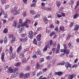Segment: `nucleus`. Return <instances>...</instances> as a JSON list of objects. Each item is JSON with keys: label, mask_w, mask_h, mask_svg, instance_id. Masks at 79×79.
<instances>
[{"label": "nucleus", "mask_w": 79, "mask_h": 79, "mask_svg": "<svg viewBox=\"0 0 79 79\" xmlns=\"http://www.w3.org/2000/svg\"><path fill=\"white\" fill-rule=\"evenodd\" d=\"M33 35L34 34L33 33V32H32V31H31L29 32L28 36L29 37V38L31 39L32 38Z\"/></svg>", "instance_id": "nucleus-6"}, {"label": "nucleus", "mask_w": 79, "mask_h": 79, "mask_svg": "<svg viewBox=\"0 0 79 79\" xmlns=\"http://www.w3.org/2000/svg\"><path fill=\"white\" fill-rule=\"evenodd\" d=\"M50 45L52 46L53 45L54 47H56V43L55 42H53L52 40H51L49 41V42L47 43V45L46 46V47L44 48L43 50V52H46L47 50V48H50Z\"/></svg>", "instance_id": "nucleus-1"}, {"label": "nucleus", "mask_w": 79, "mask_h": 79, "mask_svg": "<svg viewBox=\"0 0 79 79\" xmlns=\"http://www.w3.org/2000/svg\"><path fill=\"white\" fill-rule=\"evenodd\" d=\"M23 26H25L27 28V27H29V25H28V24H26L25 25H23Z\"/></svg>", "instance_id": "nucleus-62"}, {"label": "nucleus", "mask_w": 79, "mask_h": 79, "mask_svg": "<svg viewBox=\"0 0 79 79\" xmlns=\"http://www.w3.org/2000/svg\"><path fill=\"white\" fill-rule=\"evenodd\" d=\"M30 75L31 74L29 73H25L24 76V78H25V79H26V78L29 77Z\"/></svg>", "instance_id": "nucleus-5"}, {"label": "nucleus", "mask_w": 79, "mask_h": 79, "mask_svg": "<svg viewBox=\"0 0 79 79\" xmlns=\"http://www.w3.org/2000/svg\"><path fill=\"white\" fill-rule=\"evenodd\" d=\"M9 37L10 38H12L11 43V44H13L15 42L16 37H15L14 35H12V34L9 35Z\"/></svg>", "instance_id": "nucleus-3"}, {"label": "nucleus", "mask_w": 79, "mask_h": 79, "mask_svg": "<svg viewBox=\"0 0 79 79\" xmlns=\"http://www.w3.org/2000/svg\"><path fill=\"white\" fill-rule=\"evenodd\" d=\"M31 7H35V3H33L31 5Z\"/></svg>", "instance_id": "nucleus-48"}, {"label": "nucleus", "mask_w": 79, "mask_h": 79, "mask_svg": "<svg viewBox=\"0 0 79 79\" xmlns=\"http://www.w3.org/2000/svg\"><path fill=\"white\" fill-rule=\"evenodd\" d=\"M22 62L23 63H26V62H27V60H26V58H23L22 60Z\"/></svg>", "instance_id": "nucleus-19"}, {"label": "nucleus", "mask_w": 79, "mask_h": 79, "mask_svg": "<svg viewBox=\"0 0 79 79\" xmlns=\"http://www.w3.org/2000/svg\"><path fill=\"white\" fill-rule=\"evenodd\" d=\"M55 50H56V48H54L52 49V51L54 53H55Z\"/></svg>", "instance_id": "nucleus-40"}, {"label": "nucleus", "mask_w": 79, "mask_h": 79, "mask_svg": "<svg viewBox=\"0 0 79 79\" xmlns=\"http://www.w3.org/2000/svg\"><path fill=\"white\" fill-rule=\"evenodd\" d=\"M42 72H40V73H38L37 76L38 77H40L42 75Z\"/></svg>", "instance_id": "nucleus-27"}, {"label": "nucleus", "mask_w": 79, "mask_h": 79, "mask_svg": "<svg viewBox=\"0 0 79 79\" xmlns=\"http://www.w3.org/2000/svg\"><path fill=\"white\" fill-rule=\"evenodd\" d=\"M79 15L78 14H75L73 17L74 19H76L77 17H79Z\"/></svg>", "instance_id": "nucleus-34"}, {"label": "nucleus", "mask_w": 79, "mask_h": 79, "mask_svg": "<svg viewBox=\"0 0 79 79\" xmlns=\"http://www.w3.org/2000/svg\"><path fill=\"white\" fill-rule=\"evenodd\" d=\"M22 28L20 29L19 31V33H21V32H22Z\"/></svg>", "instance_id": "nucleus-64"}, {"label": "nucleus", "mask_w": 79, "mask_h": 79, "mask_svg": "<svg viewBox=\"0 0 79 79\" xmlns=\"http://www.w3.org/2000/svg\"><path fill=\"white\" fill-rule=\"evenodd\" d=\"M17 8L16 7H15L10 10V12L12 13H13L14 15L15 16H16V15H19L20 13V11L19 10H17Z\"/></svg>", "instance_id": "nucleus-2"}, {"label": "nucleus", "mask_w": 79, "mask_h": 79, "mask_svg": "<svg viewBox=\"0 0 79 79\" xmlns=\"http://www.w3.org/2000/svg\"><path fill=\"white\" fill-rule=\"evenodd\" d=\"M39 61L40 63H42V62H44V59L43 58H41L40 59Z\"/></svg>", "instance_id": "nucleus-35"}, {"label": "nucleus", "mask_w": 79, "mask_h": 79, "mask_svg": "<svg viewBox=\"0 0 79 79\" xmlns=\"http://www.w3.org/2000/svg\"><path fill=\"white\" fill-rule=\"evenodd\" d=\"M19 40L20 41H21V42H24V40H23V38H20Z\"/></svg>", "instance_id": "nucleus-61"}, {"label": "nucleus", "mask_w": 79, "mask_h": 79, "mask_svg": "<svg viewBox=\"0 0 79 79\" xmlns=\"http://www.w3.org/2000/svg\"><path fill=\"white\" fill-rule=\"evenodd\" d=\"M18 76V73L16 71L14 72L12 75V76L13 77H16V76Z\"/></svg>", "instance_id": "nucleus-4"}, {"label": "nucleus", "mask_w": 79, "mask_h": 79, "mask_svg": "<svg viewBox=\"0 0 79 79\" xmlns=\"http://www.w3.org/2000/svg\"><path fill=\"white\" fill-rule=\"evenodd\" d=\"M21 49H22V46H19L17 48V51L18 53H20V51H21Z\"/></svg>", "instance_id": "nucleus-11"}, {"label": "nucleus", "mask_w": 79, "mask_h": 79, "mask_svg": "<svg viewBox=\"0 0 79 79\" xmlns=\"http://www.w3.org/2000/svg\"><path fill=\"white\" fill-rule=\"evenodd\" d=\"M10 52L11 53L13 52V48L11 46L10 47Z\"/></svg>", "instance_id": "nucleus-38"}, {"label": "nucleus", "mask_w": 79, "mask_h": 79, "mask_svg": "<svg viewBox=\"0 0 79 79\" xmlns=\"http://www.w3.org/2000/svg\"><path fill=\"white\" fill-rule=\"evenodd\" d=\"M56 4L57 6H60L61 5V2L59 1H57L56 2Z\"/></svg>", "instance_id": "nucleus-20"}, {"label": "nucleus", "mask_w": 79, "mask_h": 79, "mask_svg": "<svg viewBox=\"0 0 79 79\" xmlns=\"http://www.w3.org/2000/svg\"><path fill=\"white\" fill-rule=\"evenodd\" d=\"M71 43H69L67 46L68 48H69L70 47H71Z\"/></svg>", "instance_id": "nucleus-57"}, {"label": "nucleus", "mask_w": 79, "mask_h": 79, "mask_svg": "<svg viewBox=\"0 0 79 79\" xmlns=\"http://www.w3.org/2000/svg\"><path fill=\"white\" fill-rule=\"evenodd\" d=\"M71 36V35L70 34H68L67 35L66 38L67 40H69V39H70Z\"/></svg>", "instance_id": "nucleus-18"}, {"label": "nucleus", "mask_w": 79, "mask_h": 79, "mask_svg": "<svg viewBox=\"0 0 79 79\" xmlns=\"http://www.w3.org/2000/svg\"><path fill=\"white\" fill-rule=\"evenodd\" d=\"M17 27L18 28H20V27H23V26H21V24L20 23H17Z\"/></svg>", "instance_id": "nucleus-21"}, {"label": "nucleus", "mask_w": 79, "mask_h": 79, "mask_svg": "<svg viewBox=\"0 0 79 79\" xmlns=\"http://www.w3.org/2000/svg\"><path fill=\"white\" fill-rule=\"evenodd\" d=\"M9 5H6L5 6V9H6V10H8L9 9Z\"/></svg>", "instance_id": "nucleus-43"}, {"label": "nucleus", "mask_w": 79, "mask_h": 79, "mask_svg": "<svg viewBox=\"0 0 79 79\" xmlns=\"http://www.w3.org/2000/svg\"><path fill=\"white\" fill-rule=\"evenodd\" d=\"M66 49H62L60 50V52H64V53H66Z\"/></svg>", "instance_id": "nucleus-32"}, {"label": "nucleus", "mask_w": 79, "mask_h": 79, "mask_svg": "<svg viewBox=\"0 0 79 79\" xmlns=\"http://www.w3.org/2000/svg\"><path fill=\"white\" fill-rule=\"evenodd\" d=\"M9 72L10 73H12L14 71V69L11 67H9L8 69Z\"/></svg>", "instance_id": "nucleus-14"}, {"label": "nucleus", "mask_w": 79, "mask_h": 79, "mask_svg": "<svg viewBox=\"0 0 79 79\" xmlns=\"http://www.w3.org/2000/svg\"><path fill=\"white\" fill-rule=\"evenodd\" d=\"M54 35H55V32L52 31L50 33V37H52V36Z\"/></svg>", "instance_id": "nucleus-29"}, {"label": "nucleus", "mask_w": 79, "mask_h": 79, "mask_svg": "<svg viewBox=\"0 0 79 79\" xmlns=\"http://www.w3.org/2000/svg\"><path fill=\"white\" fill-rule=\"evenodd\" d=\"M77 64H74L73 65L72 68H76V67H77Z\"/></svg>", "instance_id": "nucleus-55"}, {"label": "nucleus", "mask_w": 79, "mask_h": 79, "mask_svg": "<svg viewBox=\"0 0 79 79\" xmlns=\"http://www.w3.org/2000/svg\"><path fill=\"white\" fill-rule=\"evenodd\" d=\"M26 20V21L25 22L22 23V25H26V24H27V23H28V24H29L31 23V21L30 20H29V19H27Z\"/></svg>", "instance_id": "nucleus-8"}, {"label": "nucleus", "mask_w": 79, "mask_h": 79, "mask_svg": "<svg viewBox=\"0 0 79 79\" xmlns=\"http://www.w3.org/2000/svg\"><path fill=\"white\" fill-rule=\"evenodd\" d=\"M30 14H31V15H35V11L33 10H30Z\"/></svg>", "instance_id": "nucleus-16"}, {"label": "nucleus", "mask_w": 79, "mask_h": 79, "mask_svg": "<svg viewBox=\"0 0 79 79\" xmlns=\"http://www.w3.org/2000/svg\"><path fill=\"white\" fill-rule=\"evenodd\" d=\"M6 40H7L6 36H5V38L3 39V41H4V43H6V42H7Z\"/></svg>", "instance_id": "nucleus-36"}, {"label": "nucleus", "mask_w": 79, "mask_h": 79, "mask_svg": "<svg viewBox=\"0 0 79 79\" xmlns=\"http://www.w3.org/2000/svg\"><path fill=\"white\" fill-rule=\"evenodd\" d=\"M10 57L11 58L14 59L16 57V54L15 52H13L11 55Z\"/></svg>", "instance_id": "nucleus-13"}, {"label": "nucleus", "mask_w": 79, "mask_h": 79, "mask_svg": "<svg viewBox=\"0 0 79 79\" xmlns=\"http://www.w3.org/2000/svg\"><path fill=\"white\" fill-rule=\"evenodd\" d=\"M39 17H40V14H38L34 17V19H36V18H39Z\"/></svg>", "instance_id": "nucleus-26"}, {"label": "nucleus", "mask_w": 79, "mask_h": 79, "mask_svg": "<svg viewBox=\"0 0 79 79\" xmlns=\"http://www.w3.org/2000/svg\"><path fill=\"white\" fill-rule=\"evenodd\" d=\"M67 47L68 46H67V44H64V47L65 49H66Z\"/></svg>", "instance_id": "nucleus-49"}, {"label": "nucleus", "mask_w": 79, "mask_h": 79, "mask_svg": "<svg viewBox=\"0 0 79 79\" xmlns=\"http://www.w3.org/2000/svg\"><path fill=\"white\" fill-rule=\"evenodd\" d=\"M65 65L66 68H71V65L68 62H66L65 63Z\"/></svg>", "instance_id": "nucleus-9"}, {"label": "nucleus", "mask_w": 79, "mask_h": 79, "mask_svg": "<svg viewBox=\"0 0 79 79\" xmlns=\"http://www.w3.org/2000/svg\"><path fill=\"white\" fill-rule=\"evenodd\" d=\"M50 28L52 29V28H54V26L52 24H51L49 26Z\"/></svg>", "instance_id": "nucleus-47"}, {"label": "nucleus", "mask_w": 79, "mask_h": 79, "mask_svg": "<svg viewBox=\"0 0 79 79\" xmlns=\"http://www.w3.org/2000/svg\"><path fill=\"white\" fill-rule=\"evenodd\" d=\"M46 58V59L48 60H51L52 59V57L50 56H47Z\"/></svg>", "instance_id": "nucleus-22"}, {"label": "nucleus", "mask_w": 79, "mask_h": 79, "mask_svg": "<svg viewBox=\"0 0 79 79\" xmlns=\"http://www.w3.org/2000/svg\"><path fill=\"white\" fill-rule=\"evenodd\" d=\"M70 52V51L69 49L66 50V53L67 54H69V53Z\"/></svg>", "instance_id": "nucleus-42"}, {"label": "nucleus", "mask_w": 79, "mask_h": 79, "mask_svg": "<svg viewBox=\"0 0 79 79\" xmlns=\"http://www.w3.org/2000/svg\"><path fill=\"white\" fill-rule=\"evenodd\" d=\"M19 23H23V20L21 19H19Z\"/></svg>", "instance_id": "nucleus-58"}, {"label": "nucleus", "mask_w": 79, "mask_h": 79, "mask_svg": "<svg viewBox=\"0 0 79 79\" xmlns=\"http://www.w3.org/2000/svg\"><path fill=\"white\" fill-rule=\"evenodd\" d=\"M24 74L23 73H20L19 75V77L20 78H22V77H24Z\"/></svg>", "instance_id": "nucleus-24"}, {"label": "nucleus", "mask_w": 79, "mask_h": 79, "mask_svg": "<svg viewBox=\"0 0 79 79\" xmlns=\"http://www.w3.org/2000/svg\"><path fill=\"white\" fill-rule=\"evenodd\" d=\"M17 24V22H15L13 23L12 26H13L14 27H16Z\"/></svg>", "instance_id": "nucleus-33"}, {"label": "nucleus", "mask_w": 79, "mask_h": 79, "mask_svg": "<svg viewBox=\"0 0 79 79\" xmlns=\"http://www.w3.org/2000/svg\"><path fill=\"white\" fill-rule=\"evenodd\" d=\"M33 42L34 44H35V45H37V40H36V39H34Z\"/></svg>", "instance_id": "nucleus-25"}, {"label": "nucleus", "mask_w": 79, "mask_h": 79, "mask_svg": "<svg viewBox=\"0 0 79 79\" xmlns=\"http://www.w3.org/2000/svg\"><path fill=\"white\" fill-rule=\"evenodd\" d=\"M52 73H50L48 76V77H49H49H51L52 76Z\"/></svg>", "instance_id": "nucleus-60"}, {"label": "nucleus", "mask_w": 79, "mask_h": 79, "mask_svg": "<svg viewBox=\"0 0 79 79\" xmlns=\"http://www.w3.org/2000/svg\"><path fill=\"white\" fill-rule=\"evenodd\" d=\"M29 48L25 49L24 50V52H27V51H29Z\"/></svg>", "instance_id": "nucleus-50"}, {"label": "nucleus", "mask_w": 79, "mask_h": 79, "mask_svg": "<svg viewBox=\"0 0 79 79\" xmlns=\"http://www.w3.org/2000/svg\"><path fill=\"white\" fill-rule=\"evenodd\" d=\"M79 25H77L75 27L74 29L75 30H78L79 29Z\"/></svg>", "instance_id": "nucleus-31"}, {"label": "nucleus", "mask_w": 79, "mask_h": 79, "mask_svg": "<svg viewBox=\"0 0 79 79\" xmlns=\"http://www.w3.org/2000/svg\"><path fill=\"white\" fill-rule=\"evenodd\" d=\"M65 64V62H64V61H63L62 63L58 64L59 65H60V64L62 65H64V64Z\"/></svg>", "instance_id": "nucleus-39"}, {"label": "nucleus", "mask_w": 79, "mask_h": 79, "mask_svg": "<svg viewBox=\"0 0 79 79\" xmlns=\"http://www.w3.org/2000/svg\"><path fill=\"white\" fill-rule=\"evenodd\" d=\"M23 17H25L26 16V12H24L23 13Z\"/></svg>", "instance_id": "nucleus-52"}, {"label": "nucleus", "mask_w": 79, "mask_h": 79, "mask_svg": "<svg viewBox=\"0 0 79 79\" xmlns=\"http://www.w3.org/2000/svg\"><path fill=\"white\" fill-rule=\"evenodd\" d=\"M41 35H38L37 36V39L38 41H40L41 40Z\"/></svg>", "instance_id": "nucleus-12"}, {"label": "nucleus", "mask_w": 79, "mask_h": 79, "mask_svg": "<svg viewBox=\"0 0 79 79\" xmlns=\"http://www.w3.org/2000/svg\"><path fill=\"white\" fill-rule=\"evenodd\" d=\"M6 3V0H1L2 4H4Z\"/></svg>", "instance_id": "nucleus-37"}, {"label": "nucleus", "mask_w": 79, "mask_h": 79, "mask_svg": "<svg viewBox=\"0 0 79 79\" xmlns=\"http://www.w3.org/2000/svg\"><path fill=\"white\" fill-rule=\"evenodd\" d=\"M27 37H25L24 38V39H23V40H24L23 42H26V40H27Z\"/></svg>", "instance_id": "nucleus-44"}, {"label": "nucleus", "mask_w": 79, "mask_h": 79, "mask_svg": "<svg viewBox=\"0 0 79 79\" xmlns=\"http://www.w3.org/2000/svg\"><path fill=\"white\" fill-rule=\"evenodd\" d=\"M3 32L4 33H5V34H6V33L8 32V29H7V28H5L4 29Z\"/></svg>", "instance_id": "nucleus-28"}, {"label": "nucleus", "mask_w": 79, "mask_h": 79, "mask_svg": "<svg viewBox=\"0 0 79 79\" xmlns=\"http://www.w3.org/2000/svg\"><path fill=\"white\" fill-rule=\"evenodd\" d=\"M21 36L22 37H24L26 36V34H23L21 35Z\"/></svg>", "instance_id": "nucleus-51"}, {"label": "nucleus", "mask_w": 79, "mask_h": 79, "mask_svg": "<svg viewBox=\"0 0 79 79\" xmlns=\"http://www.w3.org/2000/svg\"><path fill=\"white\" fill-rule=\"evenodd\" d=\"M43 21L45 24L47 23V19L46 17H44L43 18Z\"/></svg>", "instance_id": "nucleus-17"}, {"label": "nucleus", "mask_w": 79, "mask_h": 79, "mask_svg": "<svg viewBox=\"0 0 79 79\" xmlns=\"http://www.w3.org/2000/svg\"><path fill=\"white\" fill-rule=\"evenodd\" d=\"M37 55H41V51H38L37 52Z\"/></svg>", "instance_id": "nucleus-41"}, {"label": "nucleus", "mask_w": 79, "mask_h": 79, "mask_svg": "<svg viewBox=\"0 0 79 79\" xmlns=\"http://www.w3.org/2000/svg\"><path fill=\"white\" fill-rule=\"evenodd\" d=\"M42 30V28L41 27H38L37 29V31H41Z\"/></svg>", "instance_id": "nucleus-56"}, {"label": "nucleus", "mask_w": 79, "mask_h": 79, "mask_svg": "<svg viewBox=\"0 0 79 79\" xmlns=\"http://www.w3.org/2000/svg\"><path fill=\"white\" fill-rule=\"evenodd\" d=\"M36 68L37 69H39L40 68V63L38 62L36 64Z\"/></svg>", "instance_id": "nucleus-15"}, {"label": "nucleus", "mask_w": 79, "mask_h": 79, "mask_svg": "<svg viewBox=\"0 0 79 79\" xmlns=\"http://www.w3.org/2000/svg\"><path fill=\"white\" fill-rule=\"evenodd\" d=\"M31 69V67L29 66H27L26 68L27 71H29Z\"/></svg>", "instance_id": "nucleus-45"}, {"label": "nucleus", "mask_w": 79, "mask_h": 79, "mask_svg": "<svg viewBox=\"0 0 79 79\" xmlns=\"http://www.w3.org/2000/svg\"><path fill=\"white\" fill-rule=\"evenodd\" d=\"M33 58H34V59H35L36 58H37V56L35 55H34V56H33Z\"/></svg>", "instance_id": "nucleus-63"}, {"label": "nucleus", "mask_w": 79, "mask_h": 79, "mask_svg": "<svg viewBox=\"0 0 79 79\" xmlns=\"http://www.w3.org/2000/svg\"><path fill=\"white\" fill-rule=\"evenodd\" d=\"M59 52H60V51L59 50V49H57V48H56V54H57V53H59Z\"/></svg>", "instance_id": "nucleus-54"}, {"label": "nucleus", "mask_w": 79, "mask_h": 79, "mask_svg": "<svg viewBox=\"0 0 79 79\" xmlns=\"http://www.w3.org/2000/svg\"><path fill=\"white\" fill-rule=\"evenodd\" d=\"M60 48V44H58L57 46V49H59Z\"/></svg>", "instance_id": "nucleus-59"}, {"label": "nucleus", "mask_w": 79, "mask_h": 79, "mask_svg": "<svg viewBox=\"0 0 79 79\" xmlns=\"http://www.w3.org/2000/svg\"><path fill=\"white\" fill-rule=\"evenodd\" d=\"M5 54H4V53H2L1 55V59L2 61H3V62H5Z\"/></svg>", "instance_id": "nucleus-10"}, {"label": "nucleus", "mask_w": 79, "mask_h": 79, "mask_svg": "<svg viewBox=\"0 0 79 79\" xmlns=\"http://www.w3.org/2000/svg\"><path fill=\"white\" fill-rule=\"evenodd\" d=\"M14 19V17H10L8 18V19L10 21H12V20H13V19Z\"/></svg>", "instance_id": "nucleus-30"}, {"label": "nucleus", "mask_w": 79, "mask_h": 79, "mask_svg": "<svg viewBox=\"0 0 79 79\" xmlns=\"http://www.w3.org/2000/svg\"><path fill=\"white\" fill-rule=\"evenodd\" d=\"M20 56L21 57H24V55L23 54H20Z\"/></svg>", "instance_id": "nucleus-53"}, {"label": "nucleus", "mask_w": 79, "mask_h": 79, "mask_svg": "<svg viewBox=\"0 0 79 79\" xmlns=\"http://www.w3.org/2000/svg\"><path fill=\"white\" fill-rule=\"evenodd\" d=\"M62 74H63V73L61 71L58 72H55V75H57V76H62Z\"/></svg>", "instance_id": "nucleus-7"}, {"label": "nucleus", "mask_w": 79, "mask_h": 79, "mask_svg": "<svg viewBox=\"0 0 79 79\" xmlns=\"http://www.w3.org/2000/svg\"><path fill=\"white\" fill-rule=\"evenodd\" d=\"M60 31H63L64 30V27H60Z\"/></svg>", "instance_id": "nucleus-46"}, {"label": "nucleus", "mask_w": 79, "mask_h": 79, "mask_svg": "<svg viewBox=\"0 0 79 79\" xmlns=\"http://www.w3.org/2000/svg\"><path fill=\"white\" fill-rule=\"evenodd\" d=\"M21 64L20 63H16L15 64V65L16 67H19Z\"/></svg>", "instance_id": "nucleus-23"}]
</instances>
